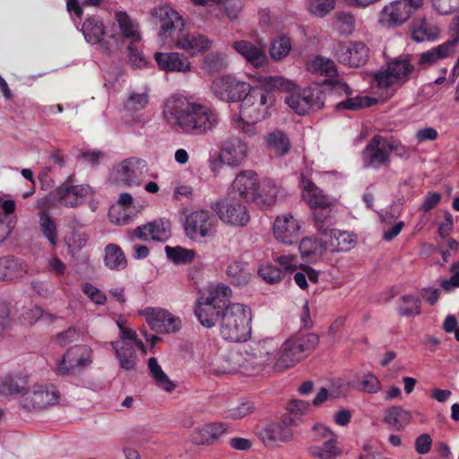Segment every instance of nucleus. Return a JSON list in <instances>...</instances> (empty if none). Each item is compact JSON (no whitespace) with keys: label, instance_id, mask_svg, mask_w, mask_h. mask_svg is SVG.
I'll return each mask as SVG.
<instances>
[{"label":"nucleus","instance_id":"nucleus-13","mask_svg":"<svg viewBox=\"0 0 459 459\" xmlns=\"http://www.w3.org/2000/svg\"><path fill=\"white\" fill-rule=\"evenodd\" d=\"M110 345L114 350L115 356L118 360L119 367L125 370H134L138 363V355L135 349L141 352L143 356L147 353L143 342L136 336L134 340H117L110 342Z\"/></svg>","mask_w":459,"mask_h":459},{"label":"nucleus","instance_id":"nucleus-4","mask_svg":"<svg viewBox=\"0 0 459 459\" xmlns=\"http://www.w3.org/2000/svg\"><path fill=\"white\" fill-rule=\"evenodd\" d=\"M251 311L243 304L232 303L221 311L220 333L223 339L239 342L247 341L251 334Z\"/></svg>","mask_w":459,"mask_h":459},{"label":"nucleus","instance_id":"nucleus-60","mask_svg":"<svg viewBox=\"0 0 459 459\" xmlns=\"http://www.w3.org/2000/svg\"><path fill=\"white\" fill-rule=\"evenodd\" d=\"M87 331L85 329H81L75 326L68 327L66 330L56 334V342L59 346L65 347L76 340H83V335Z\"/></svg>","mask_w":459,"mask_h":459},{"label":"nucleus","instance_id":"nucleus-7","mask_svg":"<svg viewBox=\"0 0 459 459\" xmlns=\"http://www.w3.org/2000/svg\"><path fill=\"white\" fill-rule=\"evenodd\" d=\"M93 195L94 190L89 185L72 186L63 183L48 195L38 200V207L41 210L57 205L74 208L82 204Z\"/></svg>","mask_w":459,"mask_h":459},{"label":"nucleus","instance_id":"nucleus-64","mask_svg":"<svg viewBox=\"0 0 459 459\" xmlns=\"http://www.w3.org/2000/svg\"><path fill=\"white\" fill-rule=\"evenodd\" d=\"M142 41L132 40L128 45V56L130 63L134 68H143L147 62L142 53Z\"/></svg>","mask_w":459,"mask_h":459},{"label":"nucleus","instance_id":"nucleus-40","mask_svg":"<svg viewBox=\"0 0 459 459\" xmlns=\"http://www.w3.org/2000/svg\"><path fill=\"white\" fill-rule=\"evenodd\" d=\"M119 208V217L117 218V224H127L134 217H135L142 210V206L134 202L130 194H121L117 200Z\"/></svg>","mask_w":459,"mask_h":459},{"label":"nucleus","instance_id":"nucleus-39","mask_svg":"<svg viewBox=\"0 0 459 459\" xmlns=\"http://www.w3.org/2000/svg\"><path fill=\"white\" fill-rule=\"evenodd\" d=\"M103 261L105 266L112 271H122L127 266V259L117 244H108L104 247Z\"/></svg>","mask_w":459,"mask_h":459},{"label":"nucleus","instance_id":"nucleus-24","mask_svg":"<svg viewBox=\"0 0 459 459\" xmlns=\"http://www.w3.org/2000/svg\"><path fill=\"white\" fill-rule=\"evenodd\" d=\"M260 181L257 174L253 170H243L239 172L232 182V189L238 195L247 201L253 202L255 193L259 190Z\"/></svg>","mask_w":459,"mask_h":459},{"label":"nucleus","instance_id":"nucleus-6","mask_svg":"<svg viewBox=\"0 0 459 459\" xmlns=\"http://www.w3.org/2000/svg\"><path fill=\"white\" fill-rule=\"evenodd\" d=\"M415 71V59L411 55H401L375 74L374 79L381 89L394 90L402 87Z\"/></svg>","mask_w":459,"mask_h":459},{"label":"nucleus","instance_id":"nucleus-29","mask_svg":"<svg viewBox=\"0 0 459 459\" xmlns=\"http://www.w3.org/2000/svg\"><path fill=\"white\" fill-rule=\"evenodd\" d=\"M233 48L248 63L255 67H262L267 62V57L264 46H255L249 41H235Z\"/></svg>","mask_w":459,"mask_h":459},{"label":"nucleus","instance_id":"nucleus-58","mask_svg":"<svg viewBox=\"0 0 459 459\" xmlns=\"http://www.w3.org/2000/svg\"><path fill=\"white\" fill-rule=\"evenodd\" d=\"M421 300L413 295H404L401 298L399 313L402 316H411L420 313Z\"/></svg>","mask_w":459,"mask_h":459},{"label":"nucleus","instance_id":"nucleus-34","mask_svg":"<svg viewBox=\"0 0 459 459\" xmlns=\"http://www.w3.org/2000/svg\"><path fill=\"white\" fill-rule=\"evenodd\" d=\"M459 42V38H455L441 45H438L430 50L420 54L419 62L422 65H430L439 59L450 56L455 52V46Z\"/></svg>","mask_w":459,"mask_h":459},{"label":"nucleus","instance_id":"nucleus-57","mask_svg":"<svg viewBox=\"0 0 459 459\" xmlns=\"http://www.w3.org/2000/svg\"><path fill=\"white\" fill-rule=\"evenodd\" d=\"M377 103V100L369 98L368 96L357 95L353 98H349L343 101L339 102L336 105L337 109H349L358 110L360 108L371 107Z\"/></svg>","mask_w":459,"mask_h":459},{"label":"nucleus","instance_id":"nucleus-18","mask_svg":"<svg viewBox=\"0 0 459 459\" xmlns=\"http://www.w3.org/2000/svg\"><path fill=\"white\" fill-rule=\"evenodd\" d=\"M362 161L364 167L376 169L390 162L385 137L377 134L368 143L362 152Z\"/></svg>","mask_w":459,"mask_h":459},{"label":"nucleus","instance_id":"nucleus-9","mask_svg":"<svg viewBox=\"0 0 459 459\" xmlns=\"http://www.w3.org/2000/svg\"><path fill=\"white\" fill-rule=\"evenodd\" d=\"M93 351L85 344L74 345L66 350L55 371L59 376L73 375L92 363Z\"/></svg>","mask_w":459,"mask_h":459},{"label":"nucleus","instance_id":"nucleus-54","mask_svg":"<svg viewBox=\"0 0 459 459\" xmlns=\"http://www.w3.org/2000/svg\"><path fill=\"white\" fill-rule=\"evenodd\" d=\"M149 103V92L146 90L132 91L125 103V109L128 112L136 113L144 109Z\"/></svg>","mask_w":459,"mask_h":459},{"label":"nucleus","instance_id":"nucleus-21","mask_svg":"<svg viewBox=\"0 0 459 459\" xmlns=\"http://www.w3.org/2000/svg\"><path fill=\"white\" fill-rule=\"evenodd\" d=\"M369 49L361 41H349L341 44L336 50L339 62L349 66L358 67L367 63Z\"/></svg>","mask_w":459,"mask_h":459},{"label":"nucleus","instance_id":"nucleus-16","mask_svg":"<svg viewBox=\"0 0 459 459\" xmlns=\"http://www.w3.org/2000/svg\"><path fill=\"white\" fill-rule=\"evenodd\" d=\"M248 153L247 143L238 137L231 136L221 143L219 160L228 167L238 168L247 160Z\"/></svg>","mask_w":459,"mask_h":459},{"label":"nucleus","instance_id":"nucleus-55","mask_svg":"<svg viewBox=\"0 0 459 459\" xmlns=\"http://www.w3.org/2000/svg\"><path fill=\"white\" fill-rule=\"evenodd\" d=\"M325 251H326L325 239L320 241L316 238L307 237L302 238L299 243V252L302 257L322 255Z\"/></svg>","mask_w":459,"mask_h":459},{"label":"nucleus","instance_id":"nucleus-36","mask_svg":"<svg viewBox=\"0 0 459 459\" xmlns=\"http://www.w3.org/2000/svg\"><path fill=\"white\" fill-rule=\"evenodd\" d=\"M326 250L330 252H342L350 250L354 244L351 235L345 231L332 230L325 235Z\"/></svg>","mask_w":459,"mask_h":459},{"label":"nucleus","instance_id":"nucleus-35","mask_svg":"<svg viewBox=\"0 0 459 459\" xmlns=\"http://www.w3.org/2000/svg\"><path fill=\"white\" fill-rule=\"evenodd\" d=\"M307 454L316 459H339L343 451L339 446L338 437L324 441L321 445L307 447Z\"/></svg>","mask_w":459,"mask_h":459},{"label":"nucleus","instance_id":"nucleus-27","mask_svg":"<svg viewBox=\"0 0 459 459\" xmlns=\"http://www.w3.org/2000/svg\"><path fill=\"white\" fill-rule=\"evenodd\" d=\"M212 41L205 36L197 33L181 35L176 40V47L188 55L195 56L212 48Z\"/></svg>","mask_w":459,"mask_h":459},{"label":"nucleus","instance_id":"nucleus-3","mask_svg":"<svg viewBox=\"0 0 459 459\" xmlns=\"http://www.w3.org/2000/svg\"><path fill=\"white\" fill-rule=\"evenodd\" d=\"M256 81L264 87L284 91L288 93L285 103L299 115H305L312 109L321 108V92L312 89H299L292 81L281 76L259 75Z\"/></svg>","mask_w":459,"mask_h":459},{"label":"nucleus","instance_id":"nucleus-20","mask_svg":"<svg viewBox=\"0 0 459 459\" xmlns=\"http://www.w3.org/2000/svg\"><path fill=\"white\" fill-rule=\"evenodd\" d=\"M171 236V227L169 221L159 219L143 225L136 227L133 231L131 238L143 241L165 242Z\"/></svg>","mask_w":459,"mask_h":459},{"label":"nucleus","instance_id":"nucleus-52","mask_svg":"<svg viewBox=\"0 0 459 459\" xmlns=\"http://www.w3.org/2000/svg\"><path fill=\"white\" fill-rule=\"evenodd\" d=\"M318 278L319 271L304 264H300L294 273V281L301 290H307L308 282L316 283Z\"/></svg>","mask_w":459,"mask_h":459},{"label":"nucleus","instance_id":"nucleus-33","mask_svg":"<svg viewBox=\"0 0 459 459\" xmlns=\"http://www.w3.org/2000/svg\"><path fill=\"white\" fill-rule=\"evenodd\" d=\"M195 5L215 8L224 12L230 20H235L242 11L243 4L240 0H191Z\"/></svg>","mask_w":459,"mask_h":459},{"label":"nucleus","instance_id":"nucleus-48","mask_svg":"<svg viewBox=\"0 0 459 459\" xmlns=\"http://www.w3.org/2000/svg\"><path fill=\"white\" fill-rule=\"evenodd\" d=\"M267 146L278 156L286 155L290 149V143L288 136L281 130L270 133L266 139Z\"/></svg>","mask_w":459,"mask_h":459},{"label":"nucleus","instance_id":"nucleus-1","mask_svg":"<svg viewBox=\"0 0 459 459\" xmlns=\"http://www.w3.org/2000/svg\"><path fill=\"white\" fill-rule=\"evenodd\" d=\"M165 120L181 133L190 136H203L219 125L217 111L204 103L181 94H174L165 100Z\"/></svg>","mask_w":459,"mask_h":459},{"label":"nucleus","instance_id":"nucleus-63","mask_svg":"<svg viewBox=\"0 0 459 459\" xmlns=\"http://www.w3.org/2000/svg\"><path fill=\"white\" fill-rule=\"evenodd\" d=\"M315 227L322 234L327 235L332 226V219L330 215V210L318 209L313 213Z\"/></svg>","mask_w":459,"mask_h":459},{"label":"nucleus","instance_id":"nucleus-56","mask_svg":"<svg viewBox=\"0 0 459 459\" xmlns=\"http://www.w3.org/2000/svg\"><path fill=\"white\" fill-rule=\"evenodd\" d=\"M291 48V41L288 37H279L271 44L270 56L275 61L281 60L289 55Z\"/></svg>","mask_w":459,"mask_h":459},{"label":"nucleus","instance_id":"nucleus-61","mask_svg":"<svg viewBox=\"0 0 459 459\" xmlns=\"http://www.w3.org/2000/svg\"><path fill=\"white\" fill-rule=\"evenodd\" d=\"M275 262L279 265L278 268L282 278H284L287 274L295 273L300 264H299L298 257L290 254L277 256L275 258Z\"/></svg>","mask_w":459,"mask_h":459},{"label":"nucleus","instance_id":"nucleus-30","mask_svg":"<svg viewBox=\"0 0 459 459\" xmlns=\"http://www.w3.org/2000/svg\"><path fill=\"white\" fill-rule=\"evenodd\" d=\"M227 433L228 426L225 423L212 422L196 429L192 434V438L195 444L211 445Z\"/></svg>","mask_w":459,"mask_h":459},{"label":"nucleus","instance_id":"nucleus-17","mask_svg":"<svg viewBox=\"0 0 459 459\" xmlns=\"http://www.w3.org/2000/svg\"><path fill=\"white\" fill-rule=\"evenodd\" d=\"M302 223L291 213L278 215L273 222V232L275 238L284 245L296 243L301 234Z\"/></svg>","mask_w":459,"mask_h":459},{"label":"nucleus","instance_id":"nucleus-62","mask_svg":"<svg viewBox=\"0 0 459 459\" xmlns=\"http://www.w3.org/2000/svg\"><path fill=\"white\" fill-rule=\"evenodd\" d=\"M226 66L225 57L222 54L212 52L205 56L202 62V68L208 73H216Z\"/></svg>","mask_w":459,"mask_h":459},{"label":"nucleus","instance_id":"nucleus-49","mask_svg":"<svg viewBox=\"0 0 459 459\" xmlns=\"http://www.w3.org/2000/svg\"><path fill=\"white\" fill-rule=\"evenodd\" d=\"M312 74L333 77L337 74L335 64L333 60L320 56H315L307 65Z\"/></svg>","mask_w":459,"mask_h":459},{"label":"nucleus","instance_id":"nucleus-46","mask_svg":"<svg viewBox=\"0 0 459 459\" xmlns=\"http://www.w3.org/2000/svg\"><path fill=\"white\" fill-rule=\"evenodd\" d=\"M165 254L167 258L176 265L190 264L196 256L194 249L186 248L181 246H166Z\"/></svg>","mask_w":459,"mask_h":459},{"label":"nucleus","instance_id":"nucleus-12","mask_svg":"<svg viewBox=\"0 0 459 459\" xmlns=\"http://www.w3.org/2000/svg\"><path fill=\"white\" fill-rule=\"evenodd\" d=\"M423 0H395L383 7L379 22L386 26H399L404 23L412 12L422 5Z\"/></svg>","mask_w":459,"mask_h":459},{"label":"nucleus","instance_id":"nucleus-53","mask_svg":"<svg viewBox=\"0 0 459 459\" xmlns=\"http://www.w3.org/2000/svg\"><path fill=\"white\" fill-rule=\"evenodd\" d=\"M39 227L49 244L56 247L58 241L56 223L46 212H42L39 215Z\"/></svg>","mask_w":459,"mask_h":459},{"label":"nucleus","instance_id":"nucleus-8","mask_svg":"<svg viewBox=\"0 0 459 459\" xmlns=\"http://www.w3.org/2000/svg\"><path fill=\"white\" fill-rule=\"evenodd\" d=\"M217 221L208 210H196L186 216L184 230L188 238L198 241L214 236Z\"/></svg>","mask_w":459,"mask_h":459},{"label":"nucleus","instance_id":"nucleus-22","mask_svg":"<svg viewBox=\"0 0 459 459\" xmlns=\"http://www.w3.org/2000/svg\"><path fill=\"white\" fill-rule=\"evenodd\" d=\"M302 197L312 209H330L335 199L323 192L311 180L302 176L300 181Z\"/></svg>","mask_w":459,"mask_h":459},{"label":"nucleus","instance_id":"nucleus-31","mask_svg":"<svg viewBox=\"0 0 459 459\" xmlns=\"http://www.w3.org/2000/svg\"><path fill=\"white\" fill-rule=\"evenodd\" d=\"M411 420V411L399 405L388 407L384 412L383 422L396 431L403 430Z\"/></svg>","mask_w":459,"mask_h":459},{"label":"nucleus","instance_id":"nucleus-38","mask_svg":"<svg viewBox=\"0 0 459 459\" xmlns=\"http://www.w3.org/2000/svg\"><path fill=\"white\" fill-rule=\"evenodd\" d=\"M28 384V377L22 374H12L0 378V397L22 394Z\"/></svg>","mask_w":459,"mask_h":459},{"label":"nucleus","instance_id":"nucleus-19","mask_svg":"<svg viewBox=\"0 0 459 459\" xmlns=\"http://www.w3.org/2000/svg\"><path fill=\"white\" fill-rule=\"evenodd\" d=\"M148 171L147 162L136 157L121 161L116 172L120 179L128 186H139L145 178Z\"/></svg>","mask_w":459,"mask_h":459},{"label":"nucleus","instance_id":"nucleus-28","mask_svg":"<svg viewBox=\"0 0 459 459\" xmlns=\"http://www.w3.org/2000/svg\"><path fill=\"white\" fill-rule=\"evenodd\" d=\"M280 341L275 338H266L255 343L254 356L259 359V363L273 369L274 361L281 354Z\"/></svg>","mask_w":459,"mask_h":459},{"label":"nucleus","instance_id":"nucleus-2","mask_svg":"<svg viewBox=\"0 0 459 459\" xmlns=\"http://www.w3.org/2000/svg\"><path fill=\"white\" fill-rule=\"evenodd\" d=\"M259 87L251 88L241 100L239 113L231 117L232 126L245 134L252 135L255 128L252 125L269 117L273 110L274 97L268 89L259 83Z\"/></svg>","mask_w":459,"mask_h":459},{"label":"nucleus","instance_id":"nucleus-45","mask_svg":"<svg viewBox=\"0 0 459 459\" xmlns=\"http://www.w3.org/2000/svg\"><path fill=\"white\" fill-rule=\"evenodd\" d=\"M148 369L151 377L155 382V385L160 389L166 392H172L176 388V385L163 371L156 358L152 357L149 359Z\"/></svg>","mask_w":459,"mask_h":459},{"label":"nucleus","instance_id":"nucleus-44","mask_svg":"<svg viewBox=\"0 0 459 459\" xmlns=\"http://www.w3.org/2000/svg\"><path fill=\"white\" fill-rule=\"evenodd\" d=\"M82 32L88 43L103 44L102 39L105 34L104 25L96 17H91L83 22Z\"/></svg>","mask_w":459,"mask_h":459},{"label":"nucleus","instance_id":"nucleus-32","mask_svg":"<svg viewBox=\"0 0 459 459\" xmlns=\"http://www.w3.org/2000/svg\"><path fill=\"white\" fill-rule=\"evenodd\" d=\"M28 273V265L20 258L0 257V281H12Z\"/></svg>","mask_w":459,"mask_h":459},{"label":"nucleus","instance_id":"nucleus-14","mask_svg":"<svg viewBox=\"0 0 459 459\" xmlns=\"http://www.w3.org/2000/svg\"><path fill=\"white\" fill-rule=\"evenodd\" d=\"M211 91L221 100L235 102L242 100L247 94L249 91V83L230 74L223 75L212 81Z\"/></svg>","mask_w":459,"mask_h":459},{"label":"nucleus","instance_id":"nucleus-59","mask_svg":"<svg viewBox=\"0 0 459 459\" xmlns=\"http://www.w3.org/2000/svg\"><path fill=\"white\" fill-rule=\"evenodd\" d=\"M88 240V234L80 230L70 231L65 238V242L69 249V252L73 254L86 247Z\"/></svg>","mask_w":459,"mask_h":459},{"label":"nucleus","instance_id":"nucleus-10","mask_svg":"<svg viewBox=\"0 0 459 459\" xmlns=\"http://www.w3.org/2000/svg\"><path fill=\"white\" fill-rule=\"evenodd\" d=\"M59 396V392L53 385H35L22 393L19 403L26 411H39L56 404Z\"/></svg>","mask_w":459,"mask_h":459},{"label":"nucleus","instance_id":"nucleus-50","mask_svg":"<svg viewBox=\"0 0 459 459\" xmlns=\"http://www.w3.org/2000/svg\"><path fill=\"white\" fill-rule=\"evenodd\" d=\"M230 296L231 290L230 287L226 285H216L212 286L208 290L207 296L202 297L201 299L221 309V307L224 306L226 301H228V299L230 298Z\"/></svg>","mask_w":459,"mask_h":459},{"label":"nucleus","instance_id":"nucleus-11","mask_svg":"<svg viewBox=\"0 0 459 459\" xmlns=\"http://www.w3.org/2000/svg\"><path fill=\"white\" fill-rule=\"evenodd\" d=\"M211 208L216 212L221 221L238 227L245 226L250 220L246 205L234 198L221 199L213 203Z\"/></svg>","mask_w":459,"mask_h":459},{"label":"nucleus","instance_id":"nucleus-23","mask_svg":"<svg viewBox=\"0 0 459 459\" xmlns=\"http://www.w3.org/2000/svg\"><path fill=\"white\" fill-rule=\"evenodd\" d=\"M294 420L284 416L281 422H274L267 425L261 432L260 437L265 444L288 443L293 438L291 425Z\"/></svg>","mask_w":459,"mask_h":459},{"label":"nucleus","instance_id":"nucleus-47","mask_svg":"<svg viewBox=\"0 0 459 459\" xmlns=\"http://www.w3.org/2000/svg\"><path fill=\"white\" fill-rule=\"evenodd\" d=\"M226 273L231 282L238 286L246 285L252 277L248 265L239 261L230 263Z\"/></svg>","mask_w":459,"mask_h":459},{"label":"nucleus","instance_id":"nucleus-42","mask_svg":"<svg viewBox=\"0 0 459 459\" xmlns=\"http://www.w3.org/2000/svg\"><path fill=\"white\" fill-rule=\"evenodd\" d=\"M280 193V188L270 179H264L260 182L259 190L255 193L254 203L266 207L274 204Z\"/></svg>","mask_w":459,"mask_h":459},{"label":"nucleus","instance_id":"nucleus-37","mask_svg":"<svg viewBox=\"0 0 459 459\" xmlns=\"http://www.w3.org/2000/svg\"><path fill=\"white\" fill-rule=\"evenodd\" d=\"M195 314L200 324L206 328L213 327L221 319V309L215 307L211 303L199 299L195 308Z\"/></svg>","mask_w":459,"mask_h":459},{"label":"nucleus","instance_id":"nucleus-41","mask_svg":"<svg viewBox=\"0 0 459 459\" xmlns=\"http://www.w3.org/2000/svg\"><path fill=\"white\" fill-rule=\"evenodd\" d=\"M349 385L357 391L368 394H377L381 390L378 377L370 372L356 374L349 382Z\"/></svg>","mask_w":459,"mask_h":459},{"label":"nucleus","instance_id":"nucleus-26","mask_svg":"<svg viewBox=\"0 0 459 459\" xmlns=\"http://www.w3.org/2000/svg\"><path fill=\"white\" fill-rule=\"evenodd\" d=\"M154 59L159 68L166 72L187 73L192 67L188 57L178 52H158Z\"/></svg>","mask_w":459,"mask_h":459},{"label":"nucleus","instance_id":"nucleus-43","mask_svg":"<svg viewBox=\"0 0 459 459\" xmlns=\"http://www.w3.org/2000/svg\"><path fill=\"white\" fill-rule=\"evenodd\" d=\"M116 20L119 26L122 36L128 39L142 41V33L139 24L133 20L126 12H117Z\"/></svg>","mask_w":459,"mask_h":459},{"label":"nucleus","instance_id":"nucleus-15","mask_svg":"<svg viewBox=\"0 0 459 459\" xmlns=\"http://www.w3.org/2000/svg\"><path fill=\"white\" fill-rule=\"evenodd\" d=\"M148 325L159 333H177L181 328V320L160 307H146L140 311Z\"/></svg>","mask_w":459,"mask_h":459},{"label":"nucleus","instance_id":"nucleus-5","mask_svg":"<svg viewBox=\"0 0 459 459\" xmlns=\"http://www.w3.org/2000/svg\"><path fill=\"white\" fill-rule=\"evenodd\" d=\"M319 337L315 333L295 336L281 345V354L274 361L273 370L282 372L306 358L318 344Z\"/></svg>","mask_w":459,"mask_h":459},{"label":"nucleus","instance_id":"nucleus-25","mask_svg":"<svg viewBox=\"0 0 459 459\" xmlns=\"http://www.w3.org/2000/svg\"><path fill=\"white\" fill-rule=\"evenodd\" d=\"M152 16L159 21L161 28V36L171 37L176 30H181L184 27V21L177 11L169 5L160 6L152 12Z\"/></svg>","mask_w":459,"mask_h":459},{"label":"nucleus","instance_id":"nucleus-51","mask_svg":"<svg viewBox=\"0 0 459 459\" xmlns=\"http://www.w3.org/2000/svg\"><path fill=\"white\" fill-rule=\"evenodd\" d=\"M437 34V28L429 25L425 20L415 22L411 26V38L417 42L434 39Z\"/></svg>","mask_w":459,"mask_h":459}]
</instances>
